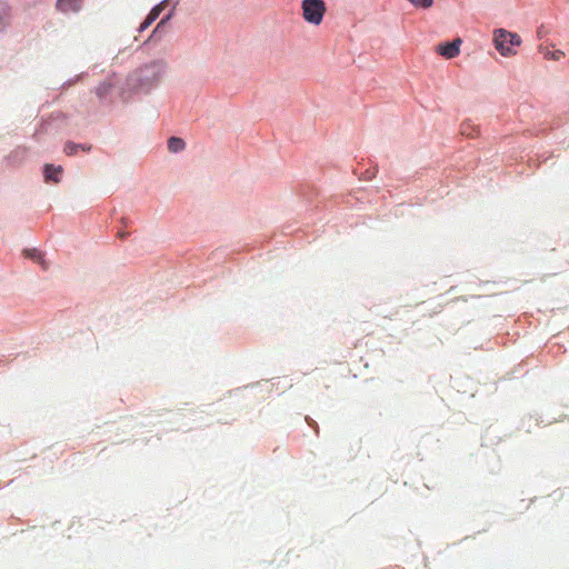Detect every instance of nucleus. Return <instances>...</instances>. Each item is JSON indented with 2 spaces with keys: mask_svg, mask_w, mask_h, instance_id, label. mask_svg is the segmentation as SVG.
<instances>
[{
  "mask_svg": "<svg viewBox=\"0 0 569 569\" xmlns=\"http://www.w3.org/2000/svg\"><path fill=\"white\" fill-rule=\"evenodd\" d=\"M164 71L163 60H152L131 73L127 79V86L134 92H149L160 82Z\"/></svg>",
  "mask_w": 569,
  "mask_h": 569,
  "instance_id": "obj_1",
  "label": "nucleus"
},
{
  "mask_svg": "<svg viewBox=\"0 0 569 569\" xmlns=\"http://www.w3.org/2000/svg\"><path fill=\"white\" fill-rule=\"evenodd\" d=\"M493 42L501 56L512 57L517 53L516 48L521 44V38L506 29H497L493 32Z\"/></svg>",
  "mask_w": 569,
  "mask_h": 569,
  "instance_id": "obj_2",
  "label": "nucleus"
},
{
  "mask_svg": "<svg viewBox=\"0 0 569 569\" xmlns=\"http://www.w3.org/2000/svg\"><path fill=\"white\" fill-rule=\"evenodd\" d=\"M303 19L312 24H320L326 13V3L323 0H302L301 3Z\"/></svg>",
  "mask_w": 569,
  "mask_h": 569,
  "instance_id": "obj_3",
  "label": "nucleus"
},
{
  "mask_svg": "<svg viewBox=\"0 0 569 569\" xmlns=\"http://www.w3.org/2000/svg\"><path fill=\"white\" fill-rule=\"evenodd\" d=\"M461 43L462 40L460 38H456L451 42L438 44L436 52L446 59L456 58L460 53Z\"/></svg>",
  "mask_w": 569,
  "mask_h": 569,
  "instance_id": "obj_4",
  "label": "nucleus"
},
{
  "mask_svg": "<svg viewBox=\"0 0 569 569\" xmlns=\"http://www.w3.org/2000/svg\"><path fill=\"white\" fill-rule=\"evenodd\" d=\"M168 0L161 1L159 4L153 7L149 14L147 16L146 20L140 24L139 32L144 31L147 28H149L153 21L160 16L161 11L166 8L168 4Z\"/></svg>",
  "mask_w": 569,
  "mask_h": 569,
  "instance_id": "obj_5",
  "label": "nucleus"
},
{
  "mask_svg": "<svg viewBox=\"0 0 569 569\" xmlns=\"http://www.w3.org/2000/svg\"><path fill=\"white\" fill-rule=\"evenodd\" d=\"M57 7L62 12H76L81 7V0H58Z\"/></svg>",
  "mask_w": 569,
  "mask_h": 569,
  "instance_id": "obj_6",
  "label": "nucleus"
},
{
  "mask_svg": "<svg viewBox=\"0 0 569 569\" xmlns=\"http://www.w3.org/2000/svg\"><path fill=\"white\" fill-rule=\"evenodd\" d=\"M62 172V168L53 167L52 164H46L44 167V178L47 181H52L58 183L60 181L59 174Z\"/></svg>",
  "mask_w": 569,
  "mask_h": 569,
  "instance_id": "obj_7",
  "label": "nucleus"
},
{
  "mask_svg": "<svg viewBox=\"0 0 569 569\" xmlns=\"http://www.w3.org/2000/svg\"><path fill=\"white\" fill-rule=\"evenodd\" d=\"M81 149L82 151H90L91 149V146H87V144H78V143H74V142H67L64 144V153L67 156H73L77 153V151Z\"/></svg>",
  "mask_w": 569,
  "mask_h": 569,
  "instance_id": "obj_8",
  "label": "nucleus"
},
{
  "mask_svg": "<svg viewBox=\"0 0 569 569\" xmlns=\"http://www.w3.org/2000/svg\"><path fill=\"white\" fill-rule=\"evenodd\" d=\"M186 147L184 141L181 138L178 137H171L168 140V149L170 152H179L182 151Z\"/></svg>",
  "mask_w": 569,
  "mask_h": 569,
  "instance_id": "obj_9",
  "label": "nucleus"
},
{
  "mask_svg": "<svg viewBox=\"0 0 569 569\" xmlns=\"http://www.w3.org/2000/svg\"><path fill=\"white\" fill-rule=\"evenodd\" d=\"M10 18V10L6 3L0 2V30L8 23Z\"/></svg>",
  "mask_w": 569,
  "mask_h": 569,
  "instance_id": "obj_10",
  "label": "nucleus"
},
{
  "mask_svg": "<svg viewBox=\"0 0 569 569\" xmlns=\"http://www.w3.org/2000/svg\"><path fill=\"white\" fill-rule=\"evenodd\" d=\"M26 256L42 263V253L37 249L26 250Z\"/></svg>",
  "mask_w": 569,
  "mask_h": 569,
  "instance_id": "obj_11",
  "label": "nucleus"
},
{
  "mask_svg": "<svg viewBox=\"0 0 569 569\" xmlns=\"http://www.w3.org/2000/svg\"><path fill=\"white\" fill-rule=\"evenodd\" d=\"M410 3L417 7L430 8L433 3V0H408Z\"/></svg>",
  "mask_w": 569,
  "mask_h": 569,
  "instance_id": "obj_12",
  "label": "nucleus"
},
{
  "mask_svg": "<svg viewBox=\"0 0 569 569\" xmlns=\"http://www.w3.org/2000/svg\"><path fill=\"white\" fill-rule=\"evenodd\" d=\"M109 90H110V86H109V84H107V83L100 84V86L97 88V94H98L99 97H104V96H107V94H108Z\"/></svg>",
  "mask_w": 569,
  "mask_h": 569,
  "instance_id": "obj_13",
  "label": "nucleus"
},
{
  "mask_svg": "<svg viewBox=\"0 0 569 569\" xmlns=\"http://www.w3.org/2000/svg\"><path fill=\"white\" fill-rule=\"evenodd\" d=\"M548 57L552 60H560L561 58L565 57V52L561 50H556V51L548 53Z\"/></svg>",
  "mask_w": 569,
  "mask_h": 569,
  "instance_id": "obj_14",
  "label": "nucleus"
},
{
  "mask_svg": "<svg viewBox=\"0 0 569 569\" xmlns=\"http://www.w3.org/2000/svg\"><path fill=\"white\" fill-rule=\"evenodd\" d=\"M171 17H172V11L160 20V22L157 24L156 29L153 30V33L157 32L162 26H164L167 23V21H169L171 19Z\"/></svg>",
  "mask_w": 569,
  "mask_h": 569,
  "instance_id": "obj_15",
  "label": "nucleus"
},
{
  "mask_svg": "<svg viewBox=\"0 0 569 569\" xmlns=\"http://www.w3.org/2000/svg\"><path fill=\"white\" fill-rule=\"evenodd\" d=\"M126 236H127V233H124V232L119 233V237H121V238H124Z\"/></svg>",
  "mask_w": 569,
  "mask_h": 569,
  "instance_id": "obj_16",
  "label": "nucleus"
}]
</instances>
